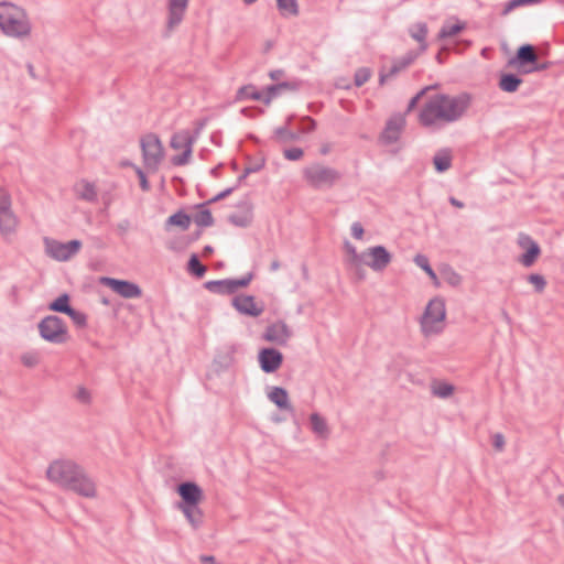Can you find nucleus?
I'll use <instances>...</instances> for the list:
<instances>
[{
	"instance_id": "obj_1",
	"label": "nucleus",
	"mask_w": 564,
	"mask_h": 564,
	"mask_svg": "<svg viewBox=\"0 0 564 564\" xmlns=\"http://www.w3.org/2000/svg\"><path fill=\"white\" fill-rule=\"evenodd\" d=\"M46 476L57 486L75 494L93 498L96 496V485L87 476L83 467L67 459L55 460L50 464Z\"/></svg>"
},
{
	"instance_id": "obj_2",
	"label": "nucleus",
	"mask_w": 564,
	"mask_h": 564,
	"mask_svg": "<svg viewBox=\"0 0 564 564\" xmlns=\"http://www.w3.org/2000/svg\"><path fill=\"white\" fill-rule=\"evenodd\" d=\"M0 30L9 37H28L32 25L26 11L11 2H0Z\"/></svg>"
},
{
	"instance_id": "obj_3",
	"label": "nucleus",
	"mask_w": 564,
	"mask_h": 564,
	"mask_svg": "<svg viewBox=\"0 0 564 564\" xmlns=\"http://www.w3.org/2000/svg\"><path fill=\"white\" fill-rule=\"evenodd\" d=\"M303 178L315 189H326L336 185L343 178V173L334 167L314 163L304 167Z\"/></svg>"
},
{
	"instance_id": "obj_4",
	"label": "nucleus",
	"mask_w": 564,
	"mask_h": 564,
	"mask_svg": "<svg viewBox=\"0 0 564 564\" xmlns=\"http://www.w3.org/2000/svg\"><path fill=\"white\" fill-rule=\"evenodd\" d=\"M436 96L443 108L445 122H455L459 120L471 104V95L468 93H460L456 96L436 94Z\"/></svg>"
},
{
	"instance_id": "obj_5",
	"label": "nucleus",
	"mask_w": 564,
	"mask_h": 564,
	"mask_svg": "<svg viewBox=\"0 0 564 564\" xmlns=\"http://www.w3.org/2000/svg\"><path fill=\"white\" fill-rule=\"evenodd\" d=\"M446 317V308L444 299L436 296L427 303L425 311L421 317V328L425 335L438 334L443 330L440 324Z\"/></svg>"
},
{
	"instance_id": "obj_6",
	"label": "nucleus",
	"mask_w": 564,
	"mask_h": 564,
	"mask_svg": "<svg viewBox=\"0 0 564 564\" xmlns=\"http://www.w3.org/2000/svg\"><path fill=\"white\" fill-rule=\"evenodd\" d=\"M40 336L48 343L61 345L69 339L68 329L63 318L47 315L37 324Z\"/></svg>"
},
{
	"instance_id": "obj_7",
	"label": "nucleus",
	"mask_w": 564,
	"mask_h": 564,
	"mask_svg": "<svg viewBox=\"0 0 564 564\" xmlns=\"http://www.w3.org/2000/svg\"><path fill=\"white\" fill-rule=\"evenodd\" d=\"M144 166L156 171L164 158V148L158 134L148 133L140 140Z\"/></svg>"
},
{
	"instance_id": "obj_8",
	"label": "nucleus",
	"mask_w": 564,
	"mask_h": 564,
	"mask_svg": "<svg viewBox=\"0 0 564 564\" xmlns=\"http://www.w3.org/2000/svg\"><path fill=\"white\" fill-rule=\"evenodd\" d=\"M388 265V249L383 246L368 248L360 252V261L356 267L359 279L365 278L362 267H369L373 271H382Z\"/></svg>"
},
{
	"instance_id": "obj_9",
	"label": "nucleus",
	"mask_w": 564,
	"mask_h": 564,
	"mask_svg": "<svg viewBox=\"0 0 564 564\" xmlns=\"http://www.w3.org/2000/svg\"><path fill=\"white\" fill-rule=\"evenodd\" d=\"M253 279V273L249 272L240 279H224L207 281L204 286L212 293L216 294H234L238 289L246 288Z\"/></svg>"
},
{
	"instance_id": "obj_10",
	"label": "nucleus",
	"mask_w": 564,
	"mask_h": 564,
	"mask_svg": "<svg viewBox=\"0 0 564 564\" xmlns=\"http://www.w3.org/2000/svg\"><path fill=\"white\" fill-rule=\"evenodd\" d=\"M46 253L57 260L67 261L74 257L82 248V241L74 239L67 242H61L54 239H45Z\"/></svg>"
},
{
	"instance_id": "obj_11",
	"label": "nucleus",
	"mask_w": 564,
	"mask_h": 564,
	"mask_svg": "<svg viewBox=\"0 0 564 564\" xmlns=\"http://www.w3.org/2000/svg\"><path fill=\"white\" fill-rule=\"evenodd\" d=\"M100 283L123 299H139L142 295V289L137 283L128 280L102 276Z\"/></svg>"
},
{
	"instance_id": "obj_12",
	"label": "nucleus",
	"mask_w": 564,
	"mask_h": 564,
	"mask_svg": "<svg viewBox=\"0 0 564 564\" xmlns=\"http://www.w3.org/2000/svg\"><path fill=\"white\" fill-rule=\"evenodd\" d=\"M517 242L524 250L519 257V262L525 268L532 267L541 256L540 245L530 235L524 232L518 235Z\"/></svg>"
},
{
	"instance_id": "obj_13",
	"label": "nucleus",
	"mask_w": 564,
	"mask_h": 564,
	"mask_svg": "<svg viewBox=\"0 0 564 564\" xmlns=\"http://www.w3.org/2000/svg\"><path fill=\"white\" fill-rule=\"evenodd\" d=\"M11 205V195L7 189L0 187V231L3 234L12 232L17 226V217Z\"/></svg>"
},
{
	"instance_id": "obj_14",
	"label": "nucleus",
	"mask_w": 564,
	"mask_h": 564,
	"mask_svg": "<svg viewBox=\"0 0 564 564\" xmlns=\"http://www.w3.org/2000/svg\"><path fill=\"white\" fill-rule=\"evenodd\" d=\"M436 120L444 121V116L443 108L437 99V96L433 95L422 107L419 113V122L421 126L430 128L436 122Z\"/></svg>"
},
{
	"instance_id": "obj_15",
	"label": "nucleus",
	"mask_w": 564,
	"mask_h": 564,
	"mask_svg": "<svg viewBox=\"0 0 564 564\" xmlns=\"http://www.w3.org/2000/svg\"><path fill=\"white\" fill-rule=\"evenodd\" d=\"M536 56L534 45L525 43L517 48L514 56L508 61V65L516 66L519 74H523V70H528L536 62Z\"/></svg>"
},
{
	"instance_id": "obj_16",
	"label": "nucleus",
	"mask_w": 564,
	"mask_h": 564,
	"mask_svg": "<svg viewBox=\"0 0 564 564\" xmlns=\"http://www.w3.org/2000/svg\"><path fill=\"white\" fill-rule=\"evenodd\" d=\"M189 0H167V19L164 37H169L171 32L181 24L184 19Z\"/></svg>"
},
{
	"instance_id": "obj_17",
	"label": "nucleus",
	"mask_w": 564,
	"mask_h": 564,
	"mask_svg": "<svg viewBox=\"0 0 564 564\" xmlns=\"http://www.w3.org/2000/svg\"><path fill=\"white\" fill-rule=\"evenodd\" d=\"M258 361L260 369L265 373L275 372L283 364V355L280 350L265 347L259 350Z\"/></svg>"
},
{
	"instance_id": "obj_18",
	"label": "nucleus",
	"mask_w": 564,
	"mask_h": 564,
	"mask_svg": "<svg viewBox=\"0 0 564 564\" xmlns=\"http://www.w3.org/2000/svg\"><path fill=\"white\" fill-rule=\"evenodd\" d=\"M176 492L181 500L176 505H199L204 499L202 488L194 481H183L177 485Z\"/></svg>"
},
{
	"instance_id": "obj_19",
	"label": "nucleus",
	"mask_w": 564,
	"mask_h": 564,
	"mask_svg": "<svg viewBox=\"0 0 564 564\" xmlns=\"http://www.w3.org/2000/svg\"><path fill=\"white\" fill-rule=\"evenodd\" d=\"M291 336L292 330L283 321H278L269 325L263 333V338L267 341L275 343L280 346L285 345Z\"/></svg>"
},
{
	"instance_id": "obj_20",
	"label": "nucleus",
	"mask_w": 564,
	"mask_h": 564,
	"mask_svg": "<svg viewBox=\"0 0 564 564\" xmlns=\"http://www.w3.org/2000/svg\"><path fill=\"white\" fill-rule=\"evenodd\" d=\"M237 208L239 210L237 213L230 214L228 216V221L236 227H249L253 219V206L251 202L249 199L240 200L237 204Z\"/></svg>"
},
{
	"instance_id": "obj_21",
	"label": "nucleus",
	"mask_w": 564,
	"mask_h": 564,
	"mask_svg": "<svg viewBox=\"0 0 564 564\" xmlns=\"http://www.w3.org/2000/svg\"><path fill=\"white\" fill-rule=\"evenodd\" d=\"M232 306L240 314L251 316V317H258L264 311V306L263 305L258 306L254 301V296H252V295H243V294L236 295L232 299Z\"/></svg>"
},
{
	"instance_id": "obj_22",
	"label": "nucleus",
	"mask_w": 564,
	"mask_h": 564,
	"mask_svg": "<svg viewBox=\"0 0 564 564\" xmlns=\"http://www.w3.org/2000/svg\"><path fill=\"white\" fill-rule=\"evenodd\" d=\"M175 507L183 512L194 530L202 527L204 522V512L199 508V505H175Z\"/></svg>"
},
{
	"instance_id": "obj_23",
	"label": "nucleus",
	"mask_w": 564,
	"mask_h": 564,
	"mask_svg": "<svg viewBox=\"0 0 564 564\" xmlns=\"http://www.w3.org/2000/svg\"><path fill=\"white\" fill-rule=\"evenodd\" d=\"M268 398L279 409L288 411L291 415H295L294 406L289 402V393L286 389L282 387H273L269 392Z\"/></svg>"
},
{
	"instance_id": "obj_24",
	"label": "nucleus",
	"mask_w": 564,
	"mask_h": 564,
	"mask_svg": "<svg viewBox=\"0 0 564 564\" xmlns=\"http://www.w3.org/2000/svg\"><path fill=\"white\" fill-rule=\"evenodd\" d=\"M455 20V23L451 24L448 21L444 22L442 28L440 29L436 39L438 41H443L449 37H454L458 35L460 32H463L467 24L464 21H460L457 18H453Z\"/></svg>"
},
{
	"instance_id": "obj_25",
	"label": "nucleus",
	"mask_w": 564,
	"mask_h": 564,
	"mask_svg": "<svg viewBox=\"0 0 564 564\" xmlns=\"http://www.w3.org/2000/svg\"><path fill=\"white\" fill-rule=\"evenodd\" d=\"M522 78L514 73H501L498 80V87L505 93H516L521 84Z\"/></svg>"
},
{
	"instance_id": "obj_26",
	"label": "nucleus",
	"mask_w": 564,
	"mask_h": 564,
	"mask_svg": "<svg viewBox=\"0 0 564 564\" xmlns=\"http://www.w3.org/2000/svg\"><path fill=\"white\" fill-rule=\"evenodd\" d=\"M471 46V41L469 40H455L452 46L443 45L438 53L435 56V59L438 64H444L447 55L451 51L456 53H463L465 50Z\"/></svg>"
},
{
	"instance_id": "obj_27",
	"label": "nucleus",
	"mask_w": 564,
	"mask_h": 564,
	"mask_svg": "<svg viewBox=\"0 0 564 564\" xmlns=\"http://www.w3.org/2000/svg\"><path fill=\"white\" fill-rule=\"evenodd\" d=\"M429 29L427 24L425 22H419L413 24L410 28V34L411 36L419 42V50L417 52L423 53L427 50V43H426V35H427Z\"/></svg>"
},
{
	"instance_id": "obj_28",
	"label": "nucleus",
	"mask_w": 564,
	"mask_h": 564,
	"mask_svg": "<svg viewBox=\"0 0 564 564\" xmlns=\"http://www.w3.org/2000/svg\"><path fill=\"white\" fill-rule=\"evenodd\" d=\"M452 151L449 149L440 150L433 158L434 169L437 173H444L452 166Z\"/></svg>"
},
{
	"instance_id": "obj_29",
	"label": "nucleus",
	"mask_w": 564,
	"mask_h": 564,
	"mask_svg": "<svg viewBox=\"0 0 564 564\" xmlns=\"http://www.w3.org/2000/svg\"><path fill=\"white\" fill-rule=\"evenodd\" d=\"M310 424L312 431L322 438H327L329 435V429L326 420L317 412L310 415Z\"/></svg>"
},
{
	"instance_id": "obj_30",
	"label": "nucleus",
	"mask_w": 564,
	"mask_h": 564,
	"mask_svg": "<svg viewBox=\"0 0 564 564\" xmlns=\"http://www.w3.org/2000/svg\"><path fill=\"white\" fill-rule=\"evenodd\" d=\"M170 145L174 150L193 149L194 138H189V131L182 130L172 135Z\"/></svg>"
},
{
	"instance_id": "obj_31",
	"label": "nucleus",
	"mask_w": 564,
	"mask_h": 564,
	"mask_svg": "<svg viewBox=\"0 0 564 564\" xmlns=\"http://www.w3.org/2000/svg\"><path fill=\"white\" fill-rule=\"evenodd\" d=\"M417 51H409L404 56L397 58L390 66V76H393L410 66L420 55Z\"/></svg>"
},
{
	"instance_id": "obj_32",
	"label": "nucleus",
	"mask_w": 564,
	"mask_h": 564,
	"mask_svg": "<svg viewBox=\"0 0 564 564\" xmlns=\"http://www.w3.org/2000/svg\"><path fill=\"white\" fill-rule=\"evenodd\" d=\"M75 191L77 193L78 198L86 202H96L97 200V191L93 183L87 181H82L75 186Z\"/></svg>"
},
{
	"instance_id": "obj_33",
	"label": "nucleus",
	"mask_w": 564,
	"mask_h": 564,
	"mask_svg": "<svg viewBox=\"0 0 564 564\" xmlns=\"http://www.w3.org/2000/svg\"><path fill=\"white\" fill-rule=\"evenodd\" d=\"M191 216L181 209L171 215L165 220V229H169L172 226H176L180 227L182 230H187L191 225Z\"/></svg>"
},
{
	"instance_id": "obj_34",
	"label": "nucleus",
	"mask_w": 564,
	"mask_h": 564,
	"mask_svg": "<svg viewBox=\"0 0 564 564\" xmlns=\"http://www.w3.org/2000/svg\"><path fill=\"white\" fill-rule=\"evenodd\" d=\"M69 302V295L67 293H63L48 304V310L56 313L67 314L73 308Z\"/></svg>"
},
{
	"instance_id": "obj_35",
	"label": "nucleus",
	"mask_w": 564,
	"mask_h": 564,
	"mask_svg": "<svg viewBox=\"0 0 564 564\" xmlns=\"http://www.w3.org/2000/svg\"><path fill=\"white\" fill-rule=\"evenodd\" d=\"M276 8L283 17H297L300 14L297 0H276Z\"/></svg>"
},
{
	"instance_id": "obj_36",
	"label": "nucleus",
	"mask_w": 564,
	"mask_h": 564,
	"mask_svg": "<svg viewBox=\"0 0 564 564\" xmlns=\"http://www.w3.org/2000/svg\"><path fill=\"white\" fill-rule=\"evenodd\" d=\"M245 99L262 100V93L258 91L256 86L251 84L245 85L237 90L236 100Z\"/></svg>"
},
{
	"instance_id": "obj_37",
	"label": "nucleus",
	"mask_w": 564,
	"mask_h": 564,
	"mask_svg": "<svg viewBox=\"0 0 564 564\" xmlns=\"http://www.w3.org/2000/svg\"><path fill=\"white\" fill-rule=\"evenodd\" d=\"M206 267L200 262L198 256L193 253L187 262V271L197 279H200L206 273Z\"/></svg>"
},
{
	"instance_id": "obj_38",
	"label": "nucleus",
	"mask_w": 564,
	"mask_h": 564,
	"mask_svg": "<svg viewBox=\"0 0 564 564\" xmlns=\"http://www.w3.org/2000/svg\"><path fill=\"white\" fill-rule=\"evenodd\" d=\"M198 209L199 212L194 216V223L200 228L213 226L215 220L212 212L206 206Z\"/></svg>"
},
{
	"instance_id": "obj_39",
	"label": "nucleus",
	"mask_w": 564,
	"mask_h": 564,
	"mask_svg": "<svg viewBox=\"0 0 564 564\" xmlns=\"http://www.w3.org/2000/svg\"><path fill=\"white\" fill-rule=\"evenodd\" d=\"M292 118L288 119V122L285 126L278 127L274 130V137L279 142H289V141H295L297 140L299 135L295 132H292L288 124L291 121Z\"/></svg>"
},
{
	"instance_id": "obj_40",
	"label": "nucleus",
	"mask_w": 564,
	"mask_h": 564,
	"mask_svg": "<svg viewBox=\"0 0 564 564\" xmlns=\"http://www.w3.org/2000/svg\"><path fill=\"white\" fill-rule=\"evenodd\" d=\"M414 262L417 267H420L432 280L435 284H438V279L433 270V268L430 264V261L426 256L424 254H416L414 258Z\"/></svg>"
},
{
	"instance_id": "obj_41",
	"label": "nucleus",
	"mask_w": 564,
	"mask_h": 564,
	"mask_svg": "<svg viewBox=\"0 0 564 564\" xmlns=\"http://www.w3.org/2000/svg\"><path fill=\"white\" fill-rule=\"evenodd\" d=\"M454 390V386L447 382H436L432 388L433 394L443 399L449 398Z\"/></svg>"
},
{
	"instance_id": "obj_42",
	"label": "nucleus",
	"mask_w": 564,
	"mask_h": 564,
	"mask_svg": "<svg viewBox=\"0 0 564 564\" xmlns=\"http://www.w3.org/2000/svg\"><path fill=\"white\" fill-rule=\"evenodd\" d=\"M344 249L348 257L347 258L348 264L351 268L356 269V267L358 265V261H360V253L357 252L356 247L347 240L344 242Z\"/></svg>"
},
{
	"instance_id": "obj_43",
	"label": "nucleus",
	"mask_w": 564,
	"mask_h": 564,
	"mask_svg": "<svg viewBox=\"0 0 564 564\" xmlns=\"http://www.w3.org/2000/svg\"><path fill=\"white\" fill-rule=\"evenodd\" d=\"M344 249L348 257L347 258L348 264L351 268L356 269V267L358 265V261H360V253L357 252L356 247L347 240L344 242Z\"/></svg>"
},
{
	"instance_id": "obj_44",
	"label": "nucleus",
	"mask_w": 564,
	"mask_h": 564,
	"mask_svg": "<svg viewBox=\"0 0 564 564\" xmlns=\"http://www.w3.org/2000/svg\"><path fill=\"white\" fill-rule=\"evenodd\" d=\"M527 280L534 286L536 293H542L546 286V280L542 274L531 273L527 276Z\"/></svg>"
},
{
	"instance_id": "obj_45",
	"label": "nucleus",
	"mask_w": 564,
	"mask_h": 564,
	"mask_svg": "<svg viewBox=\"0 0 564 564\" xmlns=\"http://www.w3.org/2000/svg\"><path fill=\"white\" fill-rule=\"evenodd\" d=\"M21 362L28 368H33L40 362V355L37 351H28L21 356Z\"/></svg>"
},
{
	"instance_id": "obj_46",
	"label": "nucleus",
	"mask_w": 564,
	"mask_h": 564,
	"mask_svg": "<svg viewBox=\"0 0 564 564\" xmlns=\"http://www.w3.org/2000/svg\"><path fill=\"white\" fill-rule=\"evenodd\" d=\"M66 315H68L72 321L74 322V324L79 327V328H84L86 327L87 325V316L85 313L83 312H79L75 308H72Z\"/></svg>"
},
{
	"instance_id": "obj_47",
	"label": "nucleus",
	"mask_w": 564,
	"mask_h": 564,
	"mask_svg": "<svg viewBox=\"0 0 564 564\" xmlns=\"http://www.w3.org/2000/svg\"><path fill=\"white\" fill-rule=\"evenodd\" d=\"M370 76H371V72L369 68H367V67L358 68L354 76V83L357 87H360L369 80Z\"/></svg>"
},
{
	"instance_id": "obj_48",
	"label": "nucleus",
	"mask_w": 564,
	"mask_h": 564,
	"mask_svg": "<svg viewBox=\"0 0 564 564\" xmlns=\"http://www.w3.org/2000/svg\"><path fill=\"white\" fill-rule=\"evenodd\" d=\"M281 89L279 88V83L274 85H270L265 88V94H262V101L265 105H269L273 98L281 94Z\"/></svg>"
},
{
	"instance_id": "obj_49",
	"label": "nucleus",
	"mask_w": 564,
	"mask_h": 564,
	"mask_svg": "<svg viewBox=\"0 0 564 564\" xmlns=\"http://www.w3.org/2000/svg\"><path fill=\"white\" fill-rule=\"evenodd\" d=\"M435 86H427L422 88L420 91H417L408 104V107L405 109V112H411L419 104V101L422 99V97L426 94L427 90L434 88Z\"/></svg>"
},
{
	"instance_id": "obj_50",
	"label": "nucleus",
	"mask_w": 564,
	"mask_h": 564,
	"mask_svg": "<svg viewBox=\"0 0 564 564\" xmlns=\"http://www.w3.org/2000/svg\"><path fill=\"white\" fill-rule=\"evenodd\" d=\"M236 188H237V186L228 187V188L221 191L220 193H218L216 196H214L209 200L196 205V208L205 207V206H207L209 204H214L216 202H219V200L226 198L227 196H229Z\"/></svg>"
},
{
	"instance_id": "obj_51",
	"label": "nucleus",
	"mask_w": 564,
	"mask_h": 564,
	"mask_svg": "<svg viewBox=\"0 0 564 564\" xmlns=\"http://www.w3.org/2000/svg\"><path fill=\"white\" fill-rule=\"evenodd\" d=\"M193 153V149H185L183 153L174 155L171 160L172 164L175 166L185 165L188 163Z\"/></svg>"
},
{
	"instance_id": "obj_52",
	"label": "nucleus",
	"mask_w": 564,
	"mask_h": 564,
	"mask_svg": "<svg viewBox=\"0 0 564 564\" xmlns=\"http://www.w3.org/2000/svg\"><path fill=\"white\" fill-rule=\"evenodd\" d=\"M303 85V82L300 79H292V80H285L279 83V88L281 91L290 90V91H296L299 90Z\"/></svg>"
},
{
	"instance_id": "obj_53",
	"label": "nucleus",
	"mask_w": 564,
	"mask_h": 564,
	"mask_svg": "<svg viewBox=\"0 0 564 564\" xmlns=\"http://www.w3.org/2000/svg\"><path fill=\"white\" fill-rule=\"evenodd\" d=\"M532 4L531 0H509L506 2L505 8L502 10V14H508L514 9L522 7V6H529Z\"/></svg>"
},
{
	"instance_id": "obj_54",
	"label": "nucleus",
	"mask_w": 564,
	"mask_h": 564,
	"mask_svg": "<svg viewBox=\"0 0 564 564\" xmlns=\"http://www.w3.org/2000/svg\"><path fill=\"white\" fill-rule=\"evenodd\" d=\"M283 155L289 161H297L304 155V151L301 148H289L283 151Z\"/></svg>"
},
{
	"instance_id": "obj_55",
	"label": "nucleus",
	"mask_w": 564,
	"mask_h": 564,
	"mask_svg": "<svg viewBox=\"0 0 564 564\" xmlns=\"http://www.w3.org/2000/svg\"><path fill=\"white\" fill-rule=\"evenodd\" d=\"M249 163L248 165L246 166L247 167V173H257L259 171H261L264 165H265V159L264 158H260L259 160L252 162L250 156L247 158Z\"/></svg>"
},
{
	"instance_id": "obj_56",
	"label": "nucleus",
	"mask_w": 564,
	"mask_h": 564,
	"mask_svg": "<svg viewBox=\"0 0 564 564\" xmlns=\"http://www.w3.org/2000/svg\"><path fill=\"white\" fill-rule=\"evenodd\" d=\"M134 171L139 177L141 189L143 192H149L151 186H150V183H149L148 177H147L145 173L143 172V170L141 167L134 165Z\"/></svg>"
},
{
	"instance_id": "obj_57",
	"label": "nucleus",
	"mask_w": 564,
	"mask_h": 564,
	"mask_svg": "<svg viewBox=\"0 0 564 564\" xmlns=\"http://www.w3.org/2000/svg\"><path fill=\"white\" fill-rule=\"evenodd\" d=\"M551 66V62H540L539 57L536 56V62L531 65V67L528 68V70H523V75L534 73V72H541L545 70Z\"/></svg>"
},
{
	"instance_id": "obj_58",
	"label": "nucleus",
	"mask_w": 564,
	"mask_h": 564,
	"mask_svg": "<svg viewBox=\"0 0 564 564\" xmlns=\"http://www.w3.org/2000/svg\"><path fill=\"white\" fill-rule=\"evenodd\" d=\"M207 121H208V118H202L195 122V128H194L193 133L189 132V138H194V143L200 135L203 129L206 127Z\"/></svg>"
},
{
	"instance_id": "obj_59",
	"label": "nucleus",
	"mask_w": 564,
	"mask_h": 564,
	"mask_svg": "<svg viewBox=\"0 0 564 564\" xmlns=\"http://www.w3.org/2000/svg\"><path fill=\"white\" fill-rule=\"evenodd\" d=\"M491 445L492 447L497 451V452H502L505 449V445H506V440H505V436L502 433H496L492 435V442H491Z\"/></svg>"
},
{
	"instance_id": "obj_60",
	"label": "nucleus",
	"mask_w": 564,
	"mask_h": 564,
	"mask_svg": "<svg viewBox=\"0 0 564 564\" xmlns=\"http://www.w3.org/2000/svg\"><path fill=\"white\" fill-rule=\"evenodd\" d=\"M446 282L452 286H458L462 284L463 278L459 273L454 270H451L445 278Z\"/></svg>"
},
{
	"instance_id": "obj_61",
	"label": "nucleus",
	"mask_w": 564,
	"mask_h": 564,
	"mask_svg": "<svg viewBox=\"0 0 564 564\" xmlns=\"http://www.w3.org/2000/svg\"><path fill=\"white\" fill-rule=\"evenodd\" d=\"M75 398L78 402L83 403V404H87L90 402V392L84 388V387H79L76 394H75Z\"/></svg>"
},
{
	"instance_id": "obj_62",
	"label": "nucleus",
	"mask_w": 564,
	"mask_h": 564,
	"mask_svg": "<svg viewBox=\"0 0 564 564\" xmlns=\"http://www.w3.org/2000/svg\"><path fill=\"white\" fill-rule=\"evenodd\" d=\"M350 230H351V236L355 239H357V240H361L362 239L365 230H364V227H362L361 223H359V221L352 223L351 227H350Z\"/></svg>"
},
{
	"instance_id": "obj_63",
	"label": "nucleus",
	"mask_w": 564,
	"mask_h": 564,
	"mask_svg": "<svg viewBox=\"0 0 564 564\" xmlns=\"http://www.w3.org/2000/svg\"><path fill=\"white\" fill-rule=\"evenodd\" d=\"M390 119H392V122H393V124H392L393 131L401 132V130L405 126V118H404V116H402V115H393L392 117H390Z\"/></svg>"
},
{
	"instance_id": "obj_64",
	"label": "nucleus",
	"mask_w": 564,
	"mask_h": 564,
	"mask_svg": "<svg viewBox=\"0 0 564 564\" xmlns=\"http://www.w3.org/2000/svg\"><path fill=\"white\" fill-rule=\"evenodd\" d=\"M241 115H243L245 117H248V118H253L258 115H262L263 113V110L260 109V108H256V107H245L240 110Z\"/></svg>"
}]
</instances>
